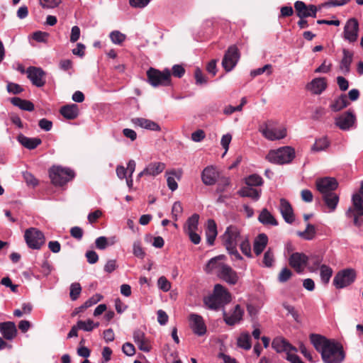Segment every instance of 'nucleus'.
<instances>
[{"mask_svg":"<svg viewBox=\"0 0 363 363\" xmlns=\"http://www.w3.org/2000/svg\"><path fill=\"white\" fill-rule=\"evenodd\" d=\"M327 111L322 106H317L315 108L311 118L315 121H320L323 116H325Z\"/></svg>","mask_w":363,"mask_h":363,"instance_id":"nucleus-51","label":"nucleus"},{"mask_svg":"<svg viewBox=\"0 0 363 363\" xmlns=\"http://www.w3.org/2000/svg\"><path fill=\"white\" fill-rule=\"evenodd\" d=\"M268 244V237L264 233L259 234L255 239L253 250L257 256H259L264 250Z\"/></svg>","mask_w":363,"mask_h":363,"instance_id":"nucleus-27","label":"nucleus"},{"mask_svg":"<svg viewBox=\"0 0 363 363\" xmlns=\"http://www.w3.org/2000/svg\"><path fill=\"white\" fill-rule=\"evenodd\" d=\"M203 302L205 305L210 309L218 310L223 306L218 301L214 294L213 295L204 298Z\"/></svg>","mask_w":363,"mask_h":363,"instance_id":"nucleus-42","label":"nucleus"},{"mask_svg":"<svg viewBox=\"0 0 363 363\" xmlns=\"http://www.w3.org/2000/svg\"><path fill=\"white\" fill-rule=\"evenodd\" d=\"M102 298V296L99 294H96L93 296L92 297L89 298L87 301H86L83 305H82L79 307V310L81 311H83L84 310H86V308L91 307V306L97 303L99 301H101Z\"/></svg>","mask_w":363,"mask_h":363,"instance_id":"nucleus-49","label":"nucleus"},{"mask_svg":"<svg viewBox=\"0 0 363 363\" xmlns=\"http://www.w3.org/2000/svg\"><path fill=\"white\" fill-rule=\"evenodd\" d=\"M294 9L296 14L299 18L308 17L316 18L318 11L316 6L313 4L307 5L302 1H296L294 3Z\"/></svg>","mask_w":363,"mask_h":363,"instance_id":"nucleus-11","label":"nucleus"},{"mask_svg":"<svg viewBox=\"0 0 363 363\" xmlns=\"http://www.w3.org/2000/svg\"><path fill=\"white\" fill-rule=\"evenodd\" d=\"M280 213L284 220L289 224H291L295 220V216L294 211L290 203L285 199H280Z\"/></svg>","mask_w":363,"mask_h":363,"instance_id":"nucleus-19","label":"nucleus"},{"mask_svg":"<svg viewBox=\"0 0 363 363\" xmlns=\"http://www.w3.org/2000/svg\"><path fill=\"white\" fill-rule=\"evenodd\" d=\"M219 178V174L213 166H208L201 173V180L206 186L214 185Z\"/></svg>","mask_w":363,"mask_h":363,"instance_id":"nucleus-18","label":"nucleus"},{"mask_svg":"<svg viewBox=\"0 0 363 363\" xmlns=\"http://www.w3.org/2000/svg\"><path fill=\"white\" fill-rule=\"evenodd\" d=\"M238 346L245 350H249L252 347L251 337L248 333H242L237 340Z\"/></svg>","mask_w":363,"mask_h":363,"instance_id":"nucleus-40","label":"nucleus"},{"mask_svg":"<svg viewBox=\"0 0 363 363\" xmlns=\"http://www.w3.org/2000/svg\"><path fill=\"white\" fill-rule=\"evenodd\" d=\"M146 74L147 82L153 87L165 86L171 84V72L169 69L160 71L157 69L150 67Z\"/></svg>","mask_w":363,"mask_h":363,"instance_id":"nucleus-5","label":"nucleus"},{"mask_svg":"<svg viewBox=\"0 0 363 363\" xmlns=\"http://www.w3.org/2000/svg\"><path fill=\"white\" fill-rule=\"evenodd\" d=\"M6 89L9 93L13 94H18L23 91V89L18 84L13 82H8Z\"/></svg>","mask_w":363,"mask_h":363,"instance_id":"nucleus-56","label":"nucleus"},{"mask_svg":"<svg viewBox=\"0 0 363 363\" xmlns=\"http://www.w3.org/2000/svg\"><path fill=\"white\" fill-rule=\"evenodd\" d=\"M326 88L327 81L325 77L315 78L306 85V89L315 95L320 94Z\"/></svg>","mask_w":363,"mask_h":363,"instance_id":"nucleus-21","label":"nucleus"},{"mask_svg":"<svg viewBox=\"0 0 363 363\" xmlns=\"http://www.w3.org/2000/svg\"><path fill=\"white\" fill-rule=\"evenodd\" d=\"M218 235L217 225L214 220L208 219L206 228V237L209 245H213Z\"/></svg>","mask_w":363,"mask_h":363,"instance_id":"nucleus-30","label":"nucleus"},{"mask_svg":"<svg viewBox=\"0 0 363 363\" xmlns=\"http://www.w3.org/2000/svg\"><path fill=\"white\" fill-rule=\"evenodd\" d=\"M218 276L230 285H235L238 281L237 272L227 264L221 267V271L218 273Z\"/></svg>","mask_w":363,"mask_h":363,"instance_id":"nucleus-20","label":"nucleus"},{"mask_svg":"<svg viewBox=\"0 0 363 363\" xmlns=\"http://www.w3.org/2000/svg\"><path fill=\"white\" fill-rule=\"evenodd\" d=\"M78 328L79 330L90 332L94 329V321L89 319L86 321L79 320L77 322Z\"/></svg>","mask_w":363,"mask_h":363,"instance_id":"nucleus-55","label":"nucleus"},{"mask_svg":"<svg viewBox=\"0 0 363 363\" xmlns=\"http://www.w3.org/2000/svg\"><path fill=\"white\" fill-rule=\"evenodd\" d=\"M109 37L113 43L118 45L122 44L125 40V35L118 30L112 31Z\"/></svg>","mask_w":363,"mask_h":363,"instance_id":"nucleus-48","label":"nucleus"},{"mask_svg":"<svg viewBox=\"0 0 363 363\" xmlns=\"http://www.w3.org/2000/svg\"><path fill=\"white\" fill-rule=\"evenodd\" d=\"M258 220L265 225L276 226L278 225V221L267 208L262 209L259 215Z\"/></svg>","mask_w":363,"mask_h":363,"instance_id":"nucleus-37","label":"nucleus"},{"mask_svg":"<svg viewBox=\"0 0 363 363\" xmlns=\"http://www.w3.org/2000/svg\"><path fill=\"white\" fill-rule=\"evenodd\" d=\"M133 339L140 350L145 352L150 351L151 345L143 332L140 330H135L133 333Z\"/></svg>","mask_w":363,"mask_h":363,"instance_id":"nucleus-24","label":"nucleus"},{"mask_svg":"<svg viewBox=\"0 0 363 363\" xmlns=\"http://www.w3.org/2000/svg\"><path fill=\"white\" fill-rule=\"evenodd\" d=\"M243 313L244 311L241 308L240 306L236 305L231 315L229 316L225 311L223 312V319L227 325H234L242 320Z\"/></svg>","mask_w":363,"mask_h":363,"instance_id":"nucleus-25","label":"nucleus"},{"mask_svg":"<svg viewBox=\"0 0 363 363\" xmlns=\"http://www.w3.org/2000/svg\"><path fill=\"white\" fill-rule=\"evenodd\" d=\"M352 207L349 208L346 215L347 217H353V223L357 227L362 225L363 220L359 216H363V199L359 194L352 196Z\"/></svg>","mask_w":363,"mask_h":363,"instance_id":"nucleus-7","label":"nucleus"},{"mask_svg":"<svg viewBox=\"0 0 363 363\" xmlns=\"http://www.w3.org/2000/svg\"><path fill=\"white\" fill-rule=\"evenodd\" d=\"M310 340L320 353L324 363H342L344 361L345 352L340 342L318 334H311Z\"/></svg>","mask_w":363,"mask_h":363,"instance_id":"nucleus-1","label":"nucleus"},{"mask_svg":"<svg viewBox=\"0 0 363 363\" xmlns=\"http://www.w3.org/2000/svg\"><path fill=\"white\" fill-rule=\"evenodd\" d=\"M213 294L223 306L230 303L231 301L230 294L219 284L215 285Z\"/></svg>","mask_w":363,"mask_h":363,"instance_id":"nucleus-26","label":"nucleus"},{"mask_svg":"<svg viewBox=\"0 0 363 363\" xmlns=\"http://www.w3.org/2000/svg\"><path fill=\"white\" fill-rule=\"evenodd\" d=\"M356 117L353 111L348 110L335 119V124L342 130H347L353 126Z\"/></svg>","mask_w":363,"mask_h":363,"instance_id":"nucleus-13","label":"nucleus"},{"mask_svg":"<svg viewBox=\"0 0 363 363\" xmlns=\"http://www.w3.org/2000/svg\"><path fill=\"white\" fill-rule=\"evenodd\" d=\"M182 211L183 208L182 203L179 201L174 202L172 208V214L174 220H177L179 215H180Z\"/></svg>","mask_w":363,"mask_h":363,"instance_id":"nucleus-58","label":"nucleus"},{"mask_svg":"<svg viewBox=\"0 0 363 363\" xmlns=\"http://www.w3.org/2000/svg\"><path fill=\"white\" fill-rule=\"evenodd\" d=\"M23 176L28 185L33 187L38 185V180L31 173L26 172L23 173Z\"/></svg>","mask_w":363,"mask_h":363,"instance_id":"nucleus-62","label":"nucleus"},{"mask_svg":"<svg viewBox=\"0 0 363 363\" xmlns=\"http://www.w3.org/2000/svg\"><path fill=\"white\" fill-rule=\"evenodd\" d=\"M26 72L27 77L34 86L42 87L45 84L46 73L41 67L30 66L27 68Z\"/></svg>","mask_w":363,"mask_h":363,"instance_id":"nucleus-10","label":"nucleus"},{"mask_svg":"<svg viewBox=\"0 0 363 363\" xmlns=\"http://www.w3.org/2000/svg\"><path fill=\"white\" fill-rule=\"evenodd\" d=\"M199 216L196 213L193 214L186 220V224L184 226V232L197 230L199 224Z\"/></svg>","mask_w":363,"mask_h":363,"instance_id":"nucleus-44","label":"nucleus"},{"mask_svg":"<svg viewBox=\"0 0 363 363\" xmlns=\"http://www.w3.org/2000/svg\"><path fill=\"white\" fill-rule=\"evenodd\" d=\"M24 239L28 247L33 250H40L45 242L43 233L35 228L26 230Z\"/></svg>","mask_w":363,"mask_h":363,"instance_id":"nucleus-6","label":"nucleus"},{"mask_svg":"<svg viewBox=\"0 0 363 363\" xmlns=\"http://www.w3.org/2000/svg\"><path fill=\"white\" fill-rule=\"evenodd\" d=\"M262 262L266 267H271L273 266V263L274 262V255L272 248L269 247L264 252Z\"/></svg>","mask_w":363,"mask_h":363,"instance_id":"nucleus-47","label":"nucleus"},{"mask_svg":"<svg viewBox=\"0 0 363 363\" xmlns=\"http://www.w3.org/2000/svg\"><path fill=\"white\" fill-rule=\"evenodd\" d=\"M83 234H84L83 230L78 226L72 227L70 229L71 236L78 240H80L82 238Z\"/></svg>","mask_w":363,"mask_h":363,"instance_id":"nucleus-64","label":"nucleus"},{"mask_svg":"<svg viewBox=\"0 0 363 363\" xmlns=\"http://www.w3.org/2000/svg\"><path fill=\"white\" fill-rule=\"evenodd\" d=\"M81 291H82V287H81V285L79 284V283H77V282L72 283L70 286V292H69L70 298L72 301L77 300L79 298V296L81 294Z\"/></svg>","mask_w":363,"mask_h":363,"instance_id":"nucleus-50","label":"nucleus"},{"mask_svg":"<svg viewBox=\"0 0 363 363\" xmlns=\"http://www.w3.org/2000/svg\"><path fill=\"white\" fill-rule=\"evenodd\" d=\"M172 75L175 77L181 78L185 74V69L182 65H174L172 67Z\"/></svg>","mask_w":363,"mask_h":363,"instance_id":"nucleus-63","label":"nucleus"},{"mask_svg":"<svg viewBox=\"0 0 363 363\" xmlns=\"http://www.w3.org/2000/svg\"><path fill=\"white\" fill-rule=\"evenodd\" d=\"M259 131L262 133L264 138L269 140L282 139L286 135V130L285 128H270L269 127V124L267 123H265L263 126L260 127Z\"/></svg>","mask_w":363,"mask_h":363,"instance_id":"nucleus-15","label":"nucleus"},{"mask_svg":"<svg viewBox=\"0 0 363 363\" xmlns=\"http://www.w3.org/2000/svg\"><path fill=\"white\" fill-rule=\"evenodd\" d=\"M308 259V258L306 255L295 252L290 256L289 263L298 273H301L304 266L307 264Z\"/></svg>","mask_w":363,"mask_h":363,"instance_id":"nucleus-17","label":"nucleus"},{"mask_svg":"<svg viewBox=\"0 0 363 363\" xmlns=\"http://www.w3.org/2000/svg\"><path fill=\"white\" fill-rule=\"evenodd\" d=\"M343 57L340 61V69L346 75L350 72V65L352 62L353 53L347 49H343Z\"/></svg>","mask_w":363,"mask_h":363,"instance_id":"nucleus-32","label":"nucleus"},{"mask_svg":"<svg viewBox=\"0 0 363 363\" xmlns=\"http://www.w3.org/2000/svg\"><path fill=\"white\" fill-rule=\"evenodd\" d=\"M75 176L73 170L60 166H53L49 169L51 182L55 186H62L72 180Z\"/></svg>","mask_w":363,"mask_h":363,"instance_id":"nucleus-3","label":"nucleus"},{"mask_svg":"<svg viewBox=\"0 0 363 363\" xmlns=\"http://www.w3.org/2000/svg\"><path fill=\"white\" fill-rule=\"evenodd\" d=\"M240 57V52L235 45H230L225 51L222 60V67L228 72L236 66Z\"/></svg>","mask_w":363,"mask_h":363,"instance_id":"nucleus-8","label":"nucleus"},{"mask_svg":"<svg viewBox=\"0 0 363 363\" xmlns=\"http://www.w3.org/2000/svg\"><path fill=\"white\" fill-rule=\"evenodd\" d=\"M322 199L329 209V212L334 211L339 202V196L336 193L322 194Z\"/></svg>","mask_w":363,"mask_h":363,"instance_id":"nucleus-33","label":"nucleus"},{"mask_svg":"<svg viewBox=\"0 0 363 363\" xmlns=\"http://www.w3.org/2000/svg\"><path fill=\"white\" fill-rule=\"evenodd\" d=\"M132 122L135 125L140 126L147 130L155 131L160 130V126L159 125V124L149 119H146L144 118H135L132 119Z\"/></svg>","mask_w":363,"mask_h":363,"instance_id":"nucleus-29","label":"nucleus"},{"mask_svg":"<svg viewBox=\"0 0 363 363\" xmlns=\"http://www.w3.org/2000/svg\"><path fill=\"white\" fill-rule=\"evenodd\" d=\"M159 288L164 292H167L171 289V284L164 276L160 277L157 280Z\"/></svg>","mask_w":363,"mask_h":363,"instance_id":"nucleus-57","label":"nucleus"},{"mask_svg":"<svg viewBox=\"0 0 363 363\" xmlns=\"http://www.w3.org/2000/svg\"><path fill=\"white\" fill-rule=\"evenodd\" d=\"M133 254L138 258L143 259L145 257V252L141 247L140 242L137 241L133 244Z\"/></svg>","mask_w":363,"mask_h":363,"instance_id":"nucleus-60","label":"nucleus"},{"mask_svg":"<svg viewBox=\"0 0 363 363\" xmlns=\"http://www.w3.org/2000/svg\"><path fill=\"white\" fill-rule=\"evenodd\" d=\"M272 65H265L264 67L254 69L251 72L250 74L252 77H256L263 74L265 71H268L267 74H270L272 73Z\"/></svg>","mask_w":363,"mask_h":363,"instance_id":"nucleus-61","label":"nucleus"},{"mask_svg":"<svg viewBox=\"0 0 363 363\" xmlns=\"http://www.w3.org/2000/svg\"><path fill=\"white\" fill-rule=\"evenodd\" d=\"M272 347L277 352H286V354L291 351H297V349L291 345L286 339L283 337H276L272 343Z\"/></svg>","mask_w":363,"mask_h":363,"instance_id":"nucleus-22","label":"nucleus"},{"mask_svg":"<svg viewBox=\"0 0 363 363\" xmlns=\"http://www.w3.org/2000/svg\"><path fill=\"white\" fill-rule=\"evenodd\" d=\"M295 157V150L289 146H284L277 150H270L266 159L271 163L284 164L290 163Z\"/></svg>","mask_w":363,"mask_h":363,"instance_id":"nucleus-4","label":"nucleus"},{"mask_svg":"<svg viewBox=\"0 0 363 363\" xmlns=\"http://www.w3.org/2000/svg\"><path fill=\"white\" fill-rule=\"evenodd\" d=\"M0 332L6 340H11L17 334L16 324L11 321L1 323Z\"/></svg>","mask_w":363,"mask_h":363,"instance_id":"nucleus-23","label":"nucleus"},{"mask_svg":"<svg viewBox=\"0 0 363 363\" xmlns=\"http://www.w3.org/2000/svg\"><path fill=\"white\" fill-rule=\"evenodd\" d=\"M194 77L196 84H203L207 83V79L203 76L201 69L197 67L194 71Z\"/></svg>","mask_w":363,"mask_h":363,"instance_id":"nucleus-59","label":"nucleus"},{"mask_svg":"<svg viewBox=\"0 0 363 363\" xmlns=\"http://www.w3.org/2000/svg\"><path fill=\"white\" fill-rule=\"evenodd\" d=\"M317 190L322 194L335 193L337 188L338 183L335 178L324 177L318 179L315 182Z\"/></svg>","mask_w":363,"mask_h":363,"instance_id":"nucleus-12","label":"nucleus"},{"mask_svg":"<svg viewBox=\"0 0 363 363\" xmlns=\"http://www.w3.org/2000/svg\"><path fill=\"white\" fill-rule=\"evenodd\" d=\"M11 103L23 111H33L35 108L34 104L28 100L22 99L19 97H13L10 99Z\"/></svg>","mask_w":363,"mask_h":363,"instance_id":"nucleus-35","label":"nucleus"},{"mask_svg":"<svg viewBox=\"0 0 363 363\" xmlns=\"http://www.w3.org/2000/svg\"><path fill=\"white\" fill-rule=\"evenodd\" d=\"M261 190H257L253 187L245 186L238 191V194L242 197H249L255 201H257L260 197Z\"/></svg>","mask_w":363,"mask_h":363,"instance_id":"nucleus-36","label":"nucleus"},{"mask_svg":"<svg viewBox=\"0 0 363 363\" xmlns=\"http://www.w3.org/2000/svg\"><path fill=\"white\" fill-rule=\"evenodd\" d=\"M18 141L26 148L34 150L41 144L42 140L38 138H28L23 134L18 135Z\"/></svg>","mask_w":363,"mask_h":363,"instance_id":"nucleus-31","label":"nucleus"},{"mask_svg":"<svg viewBox=\"0 0 363 363\" xmlns=\"http://www.w3.org/2000/svg\"><path fill=\"white\" fill-rule=\"evenodd\" d=\"M40 6L44 9H54L58 6L61 0H39Z\"/></svg>","mask_w":363,"mask_h":363,"instance_id":"nucleus-54","label":"nucleus"},{"mask_svg":"<svg viewBox=\"0 0 363 363\" xmlns=\"http://www.w3.org/2000/svg\"><path fill=\"white\" fill-rule=\"evenodd\" d=\"M349 104L346 94H341L331 102L330 108L334 112H337L346 108Z\"/></svg>","mask_w":363,"mask_h":363,"instance_id":"nucleus-34","label":"nucleus"},{"mask_svg":"<svg viewBox=\"0 0 363 363\" xmlns=\"http://www.w3.org/2000/svg\"><path fill=\"white\" fill-rule=\"evenodd\" d=\"M359 31V23L356 18H350L347 21L344 28V38L350 43L357 40Z\"/></svg>","mask_w":363,"mask_h":363,"instance_id":"nucleus-14","label":"nucleus"},{"mask_svg":"<svg viewBox=\"0 0 363 363\" xmlns=\"http://www.w3.org/2000/svg\"><path fill=\"white\" fill-rule=\"evenodd\" d=\"M291 276L292 272L287 267H285L282 269L279 272L278 275V280L281 283H284L287 281L291 277Z\"/></svg>","mask_w":363,"mask_h":363,"instance_id":"nucleus-53","label":"nucleus"},{"mask_svg":"<svg viewBox=\"0 0 363 363\" xmlns=\"http://www.w3.org/2000/svg\"><path fill=\"white\" fill-rule=\"evenodd\" d=\"M189 321L190 328L196 335L202 336L206 333V326L201 315L191 313Z\"/></svg>","mask_w":363,"mask_h":363,"instance_id":"nucleus-16","label":"nucleus"},{"mask_svg":"<svg viewBox=\"0 0 363 363\" xmlns=\"http://www.w3.org/2000/svg\"><path fill=\"white\" fill-rule=\"evenodd\" d=\"M60 113L68 120H74L79 115V108L75 104L65 105L61 107Z\"/></svg>","mask_w":363,"mask_h":363,"instance_id":"nucleus-28","label":"nucleus"},{"mask_svg":"<svg viewBox=\"0 0 363 363\" xmlns=\"http://www.w3.org/2000/svg\"><path fill=\"white\" fill-rule=\"evenodd\" d=\"M355 278L354 269H345L336 274L333 279V284L337 289H342L352 284Z\"/></svg>","mask_w":363,"mask_h":363,"instance_id":"nucleus-9","label":"nucleus"},{"mask_svg":"<svg viewBox=\"0 0 363 363\" xmlns=\"http://www.w3.org/2000/svg\"><path fill=\"white\" fill-rule=\"evenodd\" d=\"M316 231L313 225L308 223L304 231H298L297 235L307 240H313L315 238Z\"/></svg>","mask_w":363,"mask_h":363,"instance_id":"nucleus-41","label":"nucleus"},{"mask_svg":"<svg viewBox=\"0 0 363 363\" xmlns=\"http://www.w3.org/2000/svg\"><path fill=\"white\" fill-rule=\"evenodd\" d=\"M245 184L251 187L259 186L262 185L263 179L257 174H252L245 179Z\"/></svg>","mask_w":363,"mask_h":363,"instance_id":"nucleus-45","label":"nucleus"},{"mask_svg":"<svg viewBox=\"0 0 363 363\" xmlns=\"http://www.w3.org/2000/svg\"><path fill=\"white\" fill-rule=\"evenodd\" d=\"M240 238V231L235 225L228 226L224 234L223 235V242L228 251V254L231 256L233 260H241L242 256L240 255L237 250L238 241Z\"/></svg>","mask_w":363,"mask_h":363,"instance_id":"nucleus-2","label":"nucleus"},{"mask_svg":"<svg viewBox=\"0 0 363 363\" xmlns=\"http://www.w3.org/2000/svg\"><path fill=\"white\" fill-rule=\"evenodd\" d=\"M242 252L248 257H252L251 245L247 238L242 240L240 245Z\"/></svg>","mask_w":363,"mask_h":363,"instance_id":"nucleus-52","label":"nucleus"},{"mask_svg":"<svg viewBox=\"0 0 363 363\" xmlns=\"http://www.w3.org/2000/svg\"><path fill=\"white\" fill-rule=\"evenodd\" d=\"M165 164L163 162H151L145 167V172L149 176L155 177L163 172Z\"/></svg>","mask_w":363,"mask_h":363,"instance_id":"nucleus-39","label":"nucleus"},{"mask_svg":"<svg viewBox=\"0 0 363 363\" xmlns=\"http://www.w3.org/2000/svg\"><path fill=\"white\" fill-rule=\"evenodd\" d=\"M330 145L326 137H323L315 140L314 145L311 147V150L313 152H320L325 150Z\"/></svg>","mask_w":363,"mask_h":363,"instance_id":"nucleus-43","label":"nucleus"},{"mask_svg":"<svg viewBox=\"0 0 363 363\" xmlns=\"http://www.w3.org/2000/svg\"><path fill=\"white\" fill-rule=\"evenodd\" d=\"M333 274V270L330 267L323 264L320 266V277L324 284H328Z\"/></svg>","mask_w":363,"mask_h":363,"instance_id":"nucleus-46","label":"nucleus"},{"mask_svg":"<svg viewBox=\"0 0 363 363\" xmlns=\"http://www.w3.org/2000/svg\"><path fill=\"white\" fill-rule=\"evenodd\" d=\"M222 255L215 257L211 258L206 265V271L208 273L212 272L213 270H217V274L220 273L221 271V267L225 266V264L220 262L223 259Z\"/></svg>","mask_w":363,"mask_h":363,"instance_id":"nucleus-38","label":"nucleus"}]
</instances>
